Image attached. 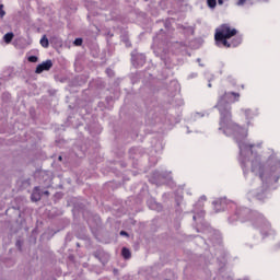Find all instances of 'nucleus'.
<instances>
[{"label": "nucleus", "instance_id": "nucleus-1", "mask_svg": "<svg viewBox=\"0 0 280 280\" xmlns=\"http://www.w3.org/2000/svg\"><path fill=\"white\" fill-rule=\"evenodd\" d=\"M229 102H240V93L235 92H224L222 96H220L217 108L221 115V128H223L224 132L228 135H237L244 130L242 126L231 121V105Z\"/></svg>", "mask_w": 280, "mask_h": 280}, {"label": "nucleus", "instance_id": "nucleus-11", "mask_svg": "<svg viewBox=\"0 0 280 280\" xmlns=\"http://www.w3.org/2000/svg\"><path fill=\"white\" fill-rule=\"evenodd\" d=\"M207 3L209 8H215L218 5L217 0H208Z\"/></svg>", "mask_w": 280, "mask_h": 280}, {"label": "nucleus", "instance_id": "nucleus-18", "mask_svg": "<svg viewBox=\"0 0 280 280\" xmlns=\"http://www.w3.org/2000/svg\"><path fill=\"white\" fill-rule=\"evenodd\" d=\"M59 161H62V156H59Z\"/></svg>", "mask_w": 280, "mask_h": 280}, {"label": "nucleus", "instance_id": "nucleus-6", "mask_svg": "<svg viewBox=\"0 0 280 280\" xmlns=\"http://www.w3.org/2000/svg\"><path fill=\"white\" fill-rule=\"evenodd\" d=\"M31 200H33V202H38V200H40V188H34L33 194L31 196Z\"/></svg>", "mask_w": 280, "mask_h": 280}, {"label": "nucleus", "instance_id": "nucleus-19", "mask_svg": "<svg viewBox=\"0 0 280 280\" xmlns=\"http://www.w3.org/2000/svg\"><path fill=\"white\" fill-rule=\"evenodd\" d=\"M241 150H242V145H240Z\"/></svg>", "mask_w": 280, "mask_h": 280}, {"label": "nucleus", "instance_id": "nucleus-15", "mask_svg": "<svg viewBox=\"0 0 280 280\" xmlns=\"http://www.w3.org/2000/svg\"><path fill=\"white\" fill-rule=\"evenodd\" d=\"M246 3V0H238L237 5H244Z\"/></svg>", "mask_w": 280, "mask_h": 280}, {"label": "nucleus", "instance_id": "nucleus-12", "mask_svg": "<svg viewBox=\"0 0 280 280\" xmlns=\"http://www.w3.org/2000/svg\"><path fill=\"white\" fill-rule=\"evenodd\" d=\"M82 43H83L82 38H75L73 42V45H75L77 47H81Z\"/></svg>", "mask_w": 280, "mask_h": 280}, {"label": "nucleus", "instance_id": "nucleus-16", "mask_svg": "<svg viewBox=\"0 0 280 280\" xmlns=\"http://www.w3.org/2000/svg\"><path fill=\"white\" fill-rule=\"evenodd\" d=\"M120 235H125L126 237H128V232H126V231H120Z\"/></svg>", "mask_w": 280, "mask_h": 280}, {"label": "nucleus", "instance_id": "nucleus-7", "mask_svg": "<svg viewBox=\"0 0 280 280\" xmlns=\"http://www.w3.org/2000/svg\"><path fill=\"white\" fill-rule=\"evenodd\" d=\"M121 255H122L124 259H130V257H132L130 249H128L126 247H122Z\"/></svg>", "mask_w": 280, "mask_h": 280}, {"label": "nucleus", "instance_id": "nucleus-4", "mask_svg": "<svg viewBox=\"0 0 280 280\" xmlns=\"http://www.w3.org/2000/svg\"><path fill=\"white\" fill-rule=\"evenodd\" d=\"M217 43H222L223 47H237L242 45V37H236L234 42L229 43V37L215 38Z\"/></svg>", "mask_w": 280, "mask_h": 280}, {"label": "nucleus", "instance_id": "nucleus-17", "mask_svg": "<svg viewBox=\"0 0 280 280\" xmlns=\"http://www.w3.org/2000/svg\"><path fill=\"white\" fill-rule=\"evenodd\" d=\"M219 3H220V4H222V3H223V1H222V0H219Z\"/></svg>", "mask_w": 280, "mask_h": 280}, {"label": "nucleus", "instance_id": "nucleus-2", "mask_svg": "<svg viewBox=\"0 0 280 280\" xmlns=\"http://www.w3.org/2000/svg\"><path fill=\"white\" fill-rule=\"evenodd\" d=\"M257 170H258V176H259L260 180H264V178H266V174L270 178V176H272V172H277V170H279V164L271 166L270 171L267 172L264 164L253 162L252 172H257Z\"/></svg>", "mask_w": 280, "mask_h": 280}, {"label": "nucleus", "instance_id": "nucleus-9", "mask_svg": "<svg viewBox=\"0 0 280 280\" xmlns=\"http://www.w3.org/2000/svg\"><path fill=\"white\" fill-rule=\"evenodd\" d=\"M254 148H261V144H257V145H255V144H246L245 145V149L246 150H249L250 151V154H255V151L253 150Z\"/></svg>", "mask_w": 280, "mask_h": 280}, {"label": "nucleus", "instance_id": "nucleus-8", "mask_svg": "<svg viewBox=\"0 0 280 280\" xmlns=\"http://www.w3.org/2000/svg\"><path fill=\"white\" fill-rule=\"evenodd\" d=\"M39 43H40L42 47L47 49V47H49V39L47 38V35H44Z\"/></svg>", "mask_w": 280, "mask_h": 280}, {"label": "nucleus", "instance_id": "nucleus-3", "mask_svg": "<svg viewBox=\"0 0 280 280\" xmlns=\"http://www.w3.org/2000/svg\"><path fill=\"white\" fill-rule=\"evenodd\" d=\"M237 35V30L231 28L229 24H222L217 31L214 38H233Z\"/></svg>", "mask_w": 280, "mask_h": 280}, {"label": "nucleus", "instance_id": "nucleus-5", "mask_svg": "<svg viewBox=\"0 0 280 280\" xmlns=\"http://www.w3.org/2000/svg\"><path fill=\"white\" fill-rule=\"evenodd\" d=\"M54 67L51 59H48L36 67L35 73H43V71H49Z\"/></svg>", "mask_w": 280, "mask_h": 280}, {"label": "nucleus", "instance_id": "nucleus-14", "mask_svg": "<svg viewBox=\"0 0 280 280\" xmlns=\"http://www.w3.org/2000/svg\"><path fill=\"white\" fill-rule=\"evenodd\" d=\"M28 62H38V57H36V56H30V57H28Z\"/></svg>", "mask_w": 280, "mask_h": 280}, {"label": "nucleus", "instance_id": "nucleus-10", "mask_svg": "<svg viewBox=\"0 0 280 280\" xmlns=\"http://www.w3.org/2000/svg\"><path fill=\"white\" fill-rule=\"evenodd\" d=\"M12 38H14V33H7L4 35V43H12Z\"/></svg>", "mask_w": 280, "mask_h": 280}, {"label": "nucleus", "instance_id": "nucleus-13", "mask_svg": "<svg viewBox=\"0 0 280 280\" xmlns=\"http://www.w3.org/2000/svg\"><path fill=\"white\" fill-rule=\"evenodd\" d=\"M5 16V11L3 10V4H0V19Z\"/></svg>", "mask_w": 280, "mask_h": 280}]
</instances>
